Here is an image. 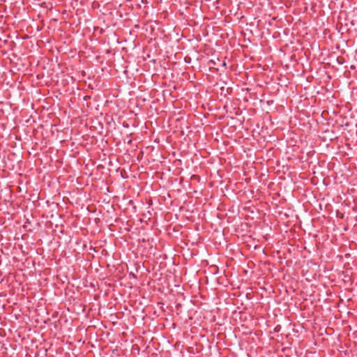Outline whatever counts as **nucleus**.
I'll return each mask as SVG.
<instances>
[{
	"label": "nucleus",
	"instance_id": "f257e3e1",
	"mask_svg": "<svg viewBox=\"0 0 357 357\" xmlns=\"http://www.w3.org/2000/svg\"><path fill=\"white\" fill-rule=\"evenodd\" d=\"M26 122L31 124V122H35V121L33 119H29L26 121Z\"/></svg>",
	"mask_w": 357,
	"mask_h": 357
},
{
	"label": "nucleus",
	"instance_id": "f03ea898",
	"mask_svg": "<svg viewBox=\"0 0 357 357\" xmlns=\"http://www.w3.org/2000/svg\"><path fill=\"white\" fill-rule=\"evenodd\" d=\"M26 223L30 224V222L29 221V220H28V219L26 220V222H24V226H23V228H24V229H25V228L26 227Z\"/></svg>",
	"mask_w": 357,
	"mask_h": 357
}]
</instances>
